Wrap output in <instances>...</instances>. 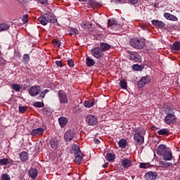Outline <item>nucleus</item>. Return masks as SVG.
<instances>
[{
  "mask_svg": "<svg viewBox=\"0 0 180 180\" xmlns=\"http://www.w3.org/2000/svg\"><path fill=\"white\" fill-rule=\"evenodd\" d=\"M86 122L89 126H96L98 124V118L93 115H88L86 117Z\"/></svg>",
  "mask_w": 180,
  "mask_h": 180,
  "instance_id": "7",
  "label": "nucleus"
},
{
  "mask_svg": "<svg viewBox=\"0 0 180 180\" xmlns=\"http://www.w3.org/2000/svg\"><path fill=\"white\" fill-rule=\"evenodd\" d=\"M160 165H166L167 167H171V166H172V163L160 161Z\"/></svg>",
  "mask_w": 180,
  "mask_h": 180,
  "instance_id": "43",
  "label": "nucleus"
},
{
  "mask_svg": "<svg viewBox=\"0 0 180 180\" xmlns=\"http://www.w3.org/2000/svg\"><path fill=\"white\" fill-rule=\"evenodd\" d=\"M20 159L21 161H27L29 160V154L26 151H22L19 155Z\"/></svg>",
  "mask_w": 180,
  "mask_h": 180,
  "instance_id": "22",
  "label": "nucleus"
},
{
  "mask_svg": "<svg viewBox=\"0 0 180 180\" xmlns=\"http://www.w3.org/2000/svg\"><path fill=\"white\" fill-rule=\"evenodd\" d=\"M40 2L42 5H47V0H37Z\"/></svg>",
  "mask_w": 180,
  "mask_h": 180,
  "instance_id": "51",
  "label": "nucleus"
},
{
  "mask_svg": "<svg viewBox=\"0 0 180 180\" xmlns=\"http://www.w3.org/2000/svg\"><path fill=\"white\" fill-rule=\"evenodd\" d=\"M151 77L148 75L143 77L137 83L138 88H144L147 84H150Z\"/></svg>",
  "mask_w": 180,
  "mask_h": 180,
  "instance_id": "6",
  "label": "nucleus"
},
{
  "mask_svg": "<svg viewBox=\"0 0 180 180\" xmlns=\"http://www.w3.org/2000/svg\"><path fill=\"white\" fill-rule=\"evenodd\" d=\"M33 105H34V106H35V108H43V106H44V103L39 102V101L34 103Z\"/></svg>",
  "mask_w": 180,
  "mask_h": 180,
  "instance_id": "39",
  "label": "nucleus"
},
{
  "mask_svg": "<svg viewBox=\"0 0 180 180\" xmlns=\"http://www.w3.org/2000/svg\"><path fill=\"white\" fill-rule=\"evenodd\" d=\"M22 20V23H27V20H29V15H23Z\"/></svg>",
  "mask_w": 180,
  "mask_h": 180,
  "instance_id": "42",
  "label": "nucleus"
},
{
  "mask_svg": "<svg viewBox=\"0 0 180 180\" xmlns=\"http://www.w3.org/2000/svg\"><path fill=\"white\" fill-rule=\"evenodd\" d=\"M118 146L120 148H126V146H127V141L125 139H121L118 141Z\"/></svg>",
  "mask_w": 180,
  "mask_h": 180,
  "instance_id": "27",
  "label": "nucleus"
},
{
  "mask_svg": "<svg viewBox=\"0 0 180 180\" xmlns=\"http://www.w3.org/2000/svg\"><path fill=\"white\" fill-rule=\"evenodd\" d=\"M134 49H141L146 46V41L143 39L133 38L129 41Z\"/></svg>",
  "mask_w": 180,
  "mask_h": 180,
  "instance_id": "3",
  "label": "nucleus"
},
{
  "mask_svg": "<svg viewBox=\"0 0 180 180\" xmlns=\"http://www.w3.org/2000/svg\"><path fill=\"white\" fill-rule=\"evenodd\" d=\"M40 86H33L29 89V94L31 96H37L40 94Z\"/></svg>",
  "mask_w": 180,
  "mask_h": 180,
  "instance_id": "9",
  "label": "nucleus"
},
{
  "mask_svg": "<svg viewBox=\"0 0 180 180\" xmlns=\"http://www.w3.org/2000/svg\"><path fill=\"white\" fill-rule=\"evenodd\" d=\"M145 178L146 180H156L157 173L155 172H148L145 174Z\"/></svg>",
  "mask_w": 180,
  "mask_h": 180,
  "instance_id": "14",
  "label": "nucleus"
},
{
  "mask_svg": "<svg viewBox=\"0 0 180 180\" xmlns=\"http://www.w3.org/2000/svg\"><path fill=\"white\" fill-rule=\"evenodd\" d=\"M116 158V156L114 155V153H109L106 155V160L108 161H115V159Z\"/></svg>",
  "mask_w": 180,
  "mask_h": 180,
  "instance_id": "30",
  "label": "nucleus"
},
{
  "mask_svg": "<svg viewBox=\"0 0 180 180\" xmlns=\"http://www.w3.org/2000/svg\"><path fill=\"white\" fill-rule=\"evenodd\" d=\"M158 133L161 136H168V134H169V130H168V129H162L159 130Z\"/></svg>",
  "mask_w": 180,
  "mask_h": 180,
  "instance_id": "28",
  "label": "nucleus"
},
{
  "mask_svg": "<svg viewBox=\"0 0 180 180\" xmlns=\"http://www.w3.org/2000/svg\"><path fill=\"white\" fill-rule=\"evenodd\" d=\"M131 4L133 5H136V4L139 3V0H129Z\"/></svg>",
  "mask_w": 180,
  "mask_h": 180,
  "instance_id": "52",
  "label": "nucleus"
},
{
  "mask_svg": "<svg viewBox=\"0 0 180 180\" xmlns=\"http://www.w3.org/2000/svg\"><path fill=\"white\" fill-rule=\"evenodd\" d=\"M58 122L60 127H65L68 123V120H67V117H60L58 118Z\"/></svg>",
  "mask_w": 180,
  "mask_h": 180,
  "instance_id": "18",
  "label": "nucleus"
},
{
  "mask_svg": "<svg viewBox=\"0 0 180 180\" xmlns=\"http://www.w3.org/2000/svg\"><path fill=\"white\" fill-rule=\"evenodd\" d=\"M134 140L137 146H141L144 143V136L146 135V129L144 128L135 127L133 130Z\"/></svg>",
  "mask_w": 180,
  "mask_h": 180,
  "instance_id": "1",
  "label": "nucleus"
},
{
  "mask_svg": "<svg viewBox=\"0 0 180 180\" xmlns=\"http://www.w3.org/2000/svg\"><path fill=\"white\" fill-rule=\"evenodd\" d=\"M80 151L81 150L79 149V146L75 144L72 146V149L70 150L71 154H74L75 155L76 154H79Z\"/></svg>",
  "mask_w": 180,
  "mask_h": 180,
  "instance_id": "21",
  "label": "nucleus"
},
{
  "mask_svg": "<svg viewBox=\"0 0 180 180\" xmlns=\"http://www.w3.org/2000/svg\"><path fill=\"white\" fill-rule=\"evenodd\" d=\"M129 60H131V61H134V63H139V61L141 60V56L139 54H131Z\"/></svg>",
  "mask_w": 180,
  "mask_h": 180,
  "instance_id": "20",
  "label": "nucleus"
},
{
  "mask_svg": "<svg viewBox=\"0 0 180 180\" xmlns=\"http://www.w3.org/2000/svg\"><path fill=\"white\" fill-rule=\"evenodd\" d=\"M108 164H109L108 162L104 163V164L103 165V168H107Z\"/></svg>",
  "mask_w": 180,
  "mask_h": 180,
  "instance_id": "56",
  "label": "nucleus"
},
{
  "mask_svg": "<svg viewBox=\"0 0 180 180\" xmlns=\"http://www.w3.org/2000/svg\"><path fill=\"white\" fill-rule=\"evenodd\" d=\"M108 26L109 27H114V26H116V22L112 20H110L108 22Z\"/></svg>",
  "mask_w": 180,
  "mask_h": 180,
  "instance_id": "44",
  "label": "nucleus"
},
{
  "mask_svg": "<svg viewBox=\"0 0 180 180\" xmlns=\"http://www.w3.org/2000/svg\"><path fill=\"white\" fill-rule=\"evenodd\" d=\"M68 64L69 67H70V68H74V66L75 65V64L74 63V60H72V59H69L68 60Z\"/></svg>",
  "mask_w": 180,
  "mask_h": 180,
  "instance_id": "41",
  "label": "nucleus"
},
{
  "mask_svg": "<svg viewBox=\"0 0 180 180\" xmlns=\"http://www.w3.org/2000/svg\"><path fill=\"white\" fill-rule=\"evenodd\" d=\"M91 54L94 58L97 60H101V58H103L105 54L101 49V47H94L91 49Z\"/></svg>",
  "mask_w": 180,
  "mask_h": 180,
  "instance_id": "5",
  "label": "nucleus"
},
{
  "mask_svg": "<svg viewBox=\"0 0 180 180\" xmlns=\"http://www.w3.org/2000/svg\"><path fill=\"white\" fill-rule=\"evenodd\" d=\"M122 165L123 168H130V167H131V161L127 158H125L122 161Z\"/></svg>",
  "mask_w": 180,
  "mask_h": 180,
  "instance_id": "23",
  "label": "nucleus"
},
{
  "mask_svg": "<svg viewBox=\"0 0 180 180\" xmlns=\"http://www.w3.org/2000/svg\"><path fill=\"white\" fill-rule=\"evenodd\" d=\"M96 100H89L84 102V105L85 108H92V106H94V105H96Z\"/></svg>",
  "mask_w": 180,
  "mask_h": 180,
  "instance_id": "25",
  "label": "nucleus"
},
{
  "mask_svg": "<svg viewBox=\"0 0 180 180\" xmlns=\"http://www.w3.org/2000/svg\"><path fill=\"white\" fill-rule=\"evenodd\" d=\"M87 29H89V30H93L94 25L92 24H91V26L89 25V27H87Z\"/></svg>",
  "mask_w": 180,
  "mask_h": 180,
  "instance_id": "55",
  "label": "nucleus"
},
{
  "mask_svg": "<svg viewBox=\"0 0 180 180\" xmlns=\"http://www.w3.org/2000/svg\"><path fill=\"white\" fill-rule=\"evenodd\" d=\"M81 161H82V153H79L76 155L75 162L79 163Z\"/></svg>",
  "mask_w": 180,
  "mask_h": 180,
  "instance_id": "36",
  "label": "nucleus"
},
{
  "mask_svg": "<svg viewBox=\"0 0 180 180\" xmlns=\"http://www.w3.org/2000/svg\"><path fill=\"white\" fill-rule=\"evenodd\" d=\"M28 175L30 178H32V179H36L37 175H39V171L37 170V169H30V170L28 171Z\"/></svg>",
  "mask_w": 180,
  "mask_h": 180,
  "instance_id": "12",
  "label": "nucleus"
},
{
  "mask_svg": "<svg viewBox=\"0 0 180 180\" xmlns=\"http://www.w3.org/2000/svg\"><path fill=\"white\" fill-rule=\"evenodd\" d=\"M110 47H112V46L108 43L101 42L100 44V49L101 51H108V50H110Z\"/></svg>",
  "mask_w": 180,
  "mask_h": 180,
  "instance_id": "19",
  "label": "nucleus"
},
{
  "mask_svg": "<svg viewBox=\"0 0 180 180\" xmlns=\"http://www.w3.org/2000/svg\"><path fill=\"white\" fill-rule=\"evenodd\" d=\"M9 29V25L6 23L0 24V30L1 32H4L5 30H8Z\"/></svg>",
  "mask_w": 180,
  "mask_h": 180,
  "instance_id": "31",
  "label": "nucleus"
},
{
  "mask_svg": "<svg viewBox=\"0 0 180 180\" xmlns=\"http://www.w3.org/2000/svg\"><path fill=\"white\" fill-rule=\"evenodd\" d=\"M58 98L60 103H68V97L65 92L62 90L58 91Z\"/></svg>",
  "mask_w": 180,
  "mask_h": 180,
  "instance_id": "8",
  "label": "nucleus"
},
{
  "mask_svg": "<svg viewBox=\"0 0 180 180\" xmlns=\"http://www.w3.org/2000/svg\"><path fill=\"white\" fill-rule=\"evenodd\" d=\"M49 92V90L46 89L44 91L41 92V94H39V97L40 98H44V96H46V94H47Z\"/></svg>",
  "mask_w": 180,
  "mask_h": 180,
  "instance_id": "48",
  "label": "nucleus"
},
{
  "mask_svg": "<svg viewBox=\"0 0 180 180\" xmlns=\"http://www.w3.org/2000/svg\"><path fill=\"white\" fill-rule=\"evenodd\" d=\"M11 88L14 90L16 91V92H19L20 89H22V86H20V84H14L11 85Z\"/></svg>",
  "mask_w": 180,
  "mask_h": 180,
  "instance_id": "32",
  "label": "nucleus"
},
{
  "mask_svg": "<svg viewBox=\"0 0 180 180\" xmlns=\"http://www.w3.org/2000/svg\"><path fill=\"white\" fill-rule=\"evenodd\" d=\"M134 71H141L143 68L140 65H134L132 67Z\"/></svg>",
  "mask_w": 180,
  "mask_h": 180,
  "instance_id": "38",
  "label": "nucleus"
},
{
  "mask_svg": "<svg viewBox=\"0 0 180 180\" xmlns=\"http://www.w3.org/2000/svg\"><path fill=\"white\" fill-rule=\"evenodd\" d=\"M165 161H171L172 160V153L171 151H165L162 155Z\"/></svg>",
  "mask_w": 180,
  "mask_h": 180,
  "instance_id": "17",
  "label": "nucleus"
},
{
  "mask_svg": "<svg viewBox=\"0 0 180 180\" xmlns=\"http://www.w3.org/2000/svg\"><path fill=\"white\" fill-rule=\"evenodd\" d=\"M164 17L167 19V20H172L173 22H177L178 18L176 16L169 13H164Z\"/></svg>",
  "mask_w": 180,
  "mask_h": 180,
  "instance_id": "16",
  "label": "nucleus"
},
{
  "mask_svg": "<svg viewBox=\"0 0 180 180\" xmlns=\"http://www.w3.org/2000/svg\"><path fill=\"white\" fill-rule=\"evenodd\" d=\"M172 49L173 50H176V51H178V50H180V42H174L172 46Z\"/></svg>",
  "mask_w": 180,
  "mask_h": 180,
  "instance_id": "35",
  "label": "nucleus"
},
{
  "mask_svg": "<svg viewBox=\"0 0 180 180\" xmlns=\"http://www.w3.org/2000/svg\"><path fill=\"white\" fill-rule=\"evenodd\" d=\"M145 29H146V27H143V30H144Z\"/></svg>",
  "mask_w": 180,
  "mask_h": 180,
  "instance_id": "58",
  "label": "nucleus"
},
{
  "mask_svg": "<svg viewBox=\"0 0 180 180\" xmlns=\"http://www.w3.org/2000/svg\"><path fill=\"white\" fill-rule=\"evenodd\" d=\"M140 168H143L144 169H147V168H150L149 163H141L139 165Z\"/></svg>",
  "mask_w": 180,
  "mask_h": 180,
  "instance_id": "40",
  "label": "nucleus"
},
{
  "mask_svg": "<svg viewBox=\"0 0 180 180\" xmlns=\"http://www.w3.org/2000/svg\"><path fill=\"white\" fill-rule=\"evenodd\" d=\"M112 2H115V4H122L123 0H111Z\"/></svg>",
  "mask_w": 180,
  "mask_h": 180,
  "instance_id": "53",
  "label": "nucleus"
},
{
  "mask_svg": "<svg viewBox=\"0 0 180 180\" xmlns=\"http://www.w3.org/2000/svg\"><path fill=\"white\" fill-rule=\"evenodd\" d=\"M38 21L40 22L41 25L46 26L49 22L50 23H54L56 22V19H54V17L46 14L44 17H39L38 18Z\"/></svg>",
  "mask_w": 180,
  "mask_h": 180,
  "instance_id": "4",
  "label": "nucleus"
},
{
  "mask_svg": "<svg viewBox=\"0 0 180 180\" xmlns=\"http://www.w3.org/2000/svg\"><path fill=\"white\" fill-rule=\"evenodd\" d=\"M152 24L154 26H157V27H165V23H164L162 21L153 20H152Z\"/></svg>",
  "mask_w": 180,
  "mask_h": 180,
  "instance_id": "24",
  "label": "nucleus"
},
{
  "mask_svg": "<svg viewBox=\"0 0 180 180\" xmlns=\"http://www.w3.org/2000/svg\"><path fill=\"white\" fill-rule=\"evenodd\" d=\"M81 26L82 27V29H88V27H89V26H92V23H89L88 22H82L81 23Z\"/></svg>",
  "mask_w": 180,
  "mask_h": 180,
  "instance_id": "33",
  "label": "nucleus"
},
{
  "mask_svg": "<svg viewBox=\"0 0 180 180\" xmlns=\"http://www.w3.org/2000/svg\"><path fill=\"white\" fill-rule=\"evenodd\" d=\"M74 136H75V134L72 129L68 130L65 133V140H66V141H71V140L74 139Z\"/></svg>",
  "mask_w": 180,
  "mask_h": 180,
  "instance_id": "10",
  "label": "nucleus"
},
{
  "mask_svg": "<svg viewBox=\"0 0 180 180\" xmlns=\"http://www.w3.org/2000/svg\"><path fill=\"white\" fill-rule=\"evenodd\" d=\"M80 2H86V0H79Z\"/></svg>",
  "mask_w": 180,
  "mask_h": 180,
  "instance_id": "57",
  "label": "nucleus"
},
{
  "mask_svg": "<svg viewBox=\"0 0 180 180\" xmlns=\"http://www.w3.org/2000/svg\"><path fill=\"white\" fill-rule=\"evenodd\" d=\"M19 111L20 112V113H25V112H26V107L20 106L19 107Z\"/></svg>",
  "mask_w": 180,
  "mask_h": 180,
  "instance_id": "49",
  "label": "nucleus"
},
{
  "mask_svg": "<svg viewBox=\"0 0 180 180\" xmlns=\"http://www.w3.org/2000/svg\"><path fill=\"white\" fill-rule=\"evenodd\" d=\"M51 147L53 148V150H57L58 147H60V142L58 141V139L53 138L51 139L50 141Z\"/></svg>",
  "mask_w": 180,
  "mask_h": 180,
  "instance_id": "13",
  "label": "nucleus"
},
{
  "mask_svg": "<svg viewBox=\"0 0 180 180\" xmlns=\"http://www.w3.org/2000/svg\"><path fill=\"white\" fill-rule=\"evenodd\" d=\"M86 64L87 67H94L95 65V60L94 59L86 57Z\"/></svg>",
  "mask_w": 180,
  "mask_h": 180,
  "instance_id": "26",
  "label": "nucleus"
},
{
  "mask_svg": "<svg viewBox=\"0 0 180 180\" xmlns=\"http://www.w3.org/2000/svg\"><path fill=\"white\" fill-rule=\"evenodd\" d=\"M165 117L164 118V123L165 124H168L169 126H172V124H174V123H176V115H175V113L168 112V110H165Z\"/></svg>",
  "mask_w": 180,
  "mask_h": 180,
  "instance_id": "2",
  "label": "nucleus"
},
{
  "mask_svg": "<svg viewBox=\"0 0 180 180\" xmlns=\"http://www.w3.org/2000/svg\"><path fill=\"white\" fill-rule=\"evenodd\" d=\"M167 151V146L165 145H160L157 148V154L162 155Z\"/></svg>",
  "mask_w": 180,
  "mask_h": 180,
  "instance_id": "15",
  "label": "nucleus"
},
{
  "mask_svg": "<svg viewBox=\"0 0 180 180\" xmlns=\"http://www.w3.org/2000/svg\"><path fill=\"white\" fill-rule=\"evenodd\" d=\"M70 34H78V30L75 29V28H72L70 30Z\"/></svg>",
  "mask_w": 180,
  "mask_h": 180,
  "instance_id": "47",
  "label": "nucleus"
},
{
  "mask_svg": "<svg viewBox=\"0 0 180 180\" xmlns=\"http://www.w3.org/2000/svg\"><path fill=\"white\" fill-rule=\"evenodd\" d=\"M1 179L3 180H11V177H9V175L4 174L1 175Z\"/></svg>",
  "mask_w": 180,
  "mask_h": 180,
  "instance_id": "46",
  "label": "nucleus"
},
{
  "mask_svg": "<svg viewBox=\"0 0 180 180\" xmlns=\"http://www.w3.org/2000/svg\"><path fill=\"white\" fill-rule=\"evenodd\" d=\"M23 60L25 63H28V61H30V57L27 54H25L23 56Z\"/></svg>",
  "mask_w": 180,
  "mask_h": 180,
  "instance_id": "45",
  "label": "nucleus"
},
{
  "mask_svg": "<svg viewBox=\"0 0 180 180\" xmlns=\"http://www.w3.org/2000/svg\"><path fill=\"white\" fill-rule=\"evenodd\" d=\"M52 44L54 46V47L58 48L60 46H61V42L58 39H53L52 41Z\"/></svg>",
  "mask_w": 180,
  "mask_h": 180,
  "instance_id": "34",
  "label": "nucleus"
},
{
  "mask_svg": "<svg viewBox=\"0 0 180 180\" xmlns=\"http://www.w3.org/2000/svg\"><path fill=\"white\" fill-rule=\"evenodd\" d=\"M55 63L58 67H63V62L61 60H56Z\"/></svg>",
  "mask_w": 180,
  "mask_h": 180,
  "instance_id": "50",
  "label": "nucleus"
},
{
  "mask_svg": "<svg viewBox=\"0 0 180 180\" xmlns=\"http://www.w3.org/2000/svg\"><path fill=\"white\" fill-rule=\"evenodd\" d=\"M94 143L95 144H99V143H101V141H99V139H94Z\"/></svg>",
  "mask_w": 180,
  "mask_h": 180,
  "instance_id": "54",
  "label": "nucleus"
},
{
  "mask_svg": "<svg viewBox=\"0 0 180 180\" xmlns=\"http://www.w3.org/2000/svg\"><path fill=\"white\" fill-rule=\"evenodd\" d=\"M44 133V129L43 128H37L34 129H32L30 134L33 136H41Z\"/></svg>",
  "mask_w": 180,
  "mask_h": 180,
  "instance_id": "11",
  "label": "nucleus"
},
{
  "mask_svg": "<svg viewBox=\"0 0 180 180\" xmlns=\"http://www.w3.org/2000/svg\"><path fill=\"white\" fill-rule=\"evenodd\" d=\"M9 162H11V164H12V162H13V160H8V158H3V159H0V165H7Z\"/></svg>",
  "mask_w": 180,
  "mask_h": 180,
  "instance_id": "29",
  "label": "nucleus"
},
{
  "mask_svg": "<svg viewBox=\"0 0 180 180\" xmlns=\"http://www.w3.org/2000/svg\"><path fill=\"white\" fill-rule=\"evenodd\" d=\"M120 84L122 89H127V82H126L124 80H121Z\"/></svg>",
  "mask_w": 180,
  "mask_h": 180,
  "instance_id": "37",
  "label": "nucleus"
}]
</instances>
